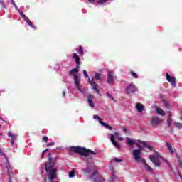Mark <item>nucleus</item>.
Wrapping results in <instances>:
<instances>
[{"label": "nucleus", "instance_id": "f257e3e1", "mask_svg": "<svg viewBox=\"0 0 182 182\" xmlns=\"http://www.w3.org/2000/svg\"><path fill=\"white\" fill-rule=\"evenodd\" d=\"M55 164H56V158H52V154L49 153L48 161L45 164V168L50 182L53 181L58 177V169L55 168Z\"/></svg>", "mask_w": 182, "mask_h": 182}, {"label": "nucleus", "instance_id": "f03ea898", "mask_svg": "<svg viewBox=\"0 0 182 182\" xmlns=\"http://www.w3.org/2000/svg\"><path fill=\"white\" fill-rule=\"evenodd\" d=\"M136 146H138L139 149L133 151V156L135 160L141 163L144 166L145 168L148 170V171H153V169L149 166L146 161V159H144L141 158V156H140V154H141V150H143V146L139 144H136Z\"/></svg>", "mask_w": 182, "mask_h": 182}, {"label": "nucleus", "instance_id": "7ed1b4c3", "mask_svg": "<svg viewBox=\"0 0 182 182\" xmlns=\"http://www.w3.org/2000/svg\"><path fill=\"white\" fill-rule=\"evenodd\" d=\"M70 151H72L73 153H77V154H80V156H84L85 157H87L92 154V156H96V152L87 149L85 147H80V146H70Z\"/></svg>", "mask_w": 182, "mask_h": 182}, {"label": "nucleus", "instance_id": "20e7f679", "mask_svg": "<svg viewBox=\"0 0 182 182\" xmlns=\"http://www.w3.org/2000/svg\"><path fill=\"white\" fill-rule=\"evenodd\" d=\"M79 68L80 66L77 67V65H76L75 68H73L70 71L69 75L73 76L75 86L77 87V89H78L80 92H82V88H80V77L76 75V73H79Z\"/></svg>", "mask_w": 182, "mask_h": 182}, {"label": "nucleus", "instance_id": "39448f33", "mask_svg": "<svg viewBox=\"0 0 182 182\" xmlns=\"http://www.w3.org/2000/svg\"><path fill=\"white\" fill-rule=\"evenodd\" d=\"M89 180H93V182H105V180L103 177L99 176L97 171H94L92 175L89 176Z\"/></svg>", "mask_w": 182, "mask_h": 182}, {"label": "nucleus", "instance_id": "423d86ee", "mask_svg": "<svg viewBox=\"0 0 182 182\" xmlns=\"http://www.w3.org/2000/svg\"><path fill=\"white\" fill-rule=\"evenodd\" d=\"M163 123V119L158 117H152L151 119V126L156 129Z\"/></svg>", "mask_w": 182, "mask_h": 182}, {"label": "nucleus", "instance_id": "0eeeda50", "mask_svg": "<svg viewBox=\"0 0 182 182\" xmlns=\"http://www.w3.org/2000/svg\"><path fill=\"white\" fill-rule=\"evenodd\" d=\"M94 80H95L94 78H92V80H90V78L88 79L89 83L90 85H91L93 90H95V92L97 93V95H99V96H102V93H100V90L97 89V83H96V82H95Z\"/></svg>", "mask_w": 182, "mask_h": 182}, {"label": "nucleus", "instance_id": "6e6552de", "mask_svg": "<svg viewBox=\"0 0 182 182\" xmlns=\"http://www.w3.org/2000/svg\"><path fill=\"white\" fill-rule=\"evenodd\" d=\"M149 160L153 162L155 167H160L161 162L159 161V156L156 155H151L149 156Z\"/></svg>", "mask_w": 182, "mask_h": 182}, {"label": "nucleus", "instance_id": "1a4fd4ad", "mask_svg": "<svg viewBox=\"0 0 182 182\" xmlns=\"http://www.w3.org/2000/svg\"><path fill=\"white\" fill-rule=\"evenodd\" d=\"M20 15L22 18V19H23V21H25L28 25H29L31 26V28H33V29H36V26H35V25H33V23L31 22V20H29V18H28V16H26V15L23 14V13L22 11H20Z\"/></svg>", "mask_w": 182, "mask_h": 182}, {"label": "nucleus", "instance_id": "9d476101", "mask_svg": "<svg viewBox=\"0 0 182 182\" xmlns=\"http://www.w3.org/2000/svg\"><path fill=\"white\" fill-rule=\"evenodd\" d=\"M93 119H97V120H99V123L102 124L105 129H108L109 130H113V127L102 121V119L98 115H94Z\"/></svg>", "mask_w": 182, "mask_h": 182}, {"label": "nucleus", "instance_id": "9b49d317", "mask_svg": "<svg viewBox=\"0 0 182 182\" xmlns=\"http://www.w3.org/2000/svg\"><path fill=\"white\" fill-rule=\"evenodd\" d=\"M107 83L112 85L114 83V72L113 71H108L107 73Z\"/></svg>", "mask_w": 182, "mask_h": 182}, {"label": "nucleus", "instance_id": "f8f14e48", "mask_svg": "<svg viewBox=\"0 0 182 182\" xmlns=\"http://www.w3.org/2000/svg\"><path fill=\"white\" fill-rule=\"evenodd\" d=\"M166 80L171 83L173 87H176L177 86V85L176 84V77L170 76V74H168V73L166 74Z\"/></svg>", "mask_w": 182, "mask_h": 182}, {"label": "nucleus", "instance_id": "ddd939ff", "mask_svg": "<svg viewBox=\"0 0 182 182\" xmlns=\"http://www.w3.org/2000/svg\"><path fill=\"white\" fill-rule=\"evenodd\" d=\"M136 92V87L133 83L129 84V85L126 88V92L127 95H133Z\"/></svg>", "mask_w": 182, "mask_h": 182}, {"label": "nucleus", "instance_id": "4468645a", "mask_svg": "<svg viewBox=\"0 0 182 182\" xmlns=\"http://www.w3.org/2000/svg\"><path fill=\"white\" fill-rule=\"evenodd\" d=\"M9 137H11L10 143L11 146H14L15 144V140H16V137H18V135L9 132L8 133Z\"/></svg>", "mask_w": 182, "mask_h": 182}, {"label": "nucleus", "instance_id": "2eb2a0df", "mask_svg": "<svg viewBox=\"0 0 182 182\" xmlns=\"http://www.w3.org/2000/svg\"><path fill=\"white\" fill-rule=\"evenodd\" d=\"M126 140H127V144H129L131 149H133L134 147V144H136V146L137 144V143H136L134 140L132 139V138L127 137Z\"/></svg>", "mask_w": 182, "mask_h": 182}, {"label": "nucleus", "instance_id": "dca6fc26", "mask_svg": "<svg viewBox=\"0 0 182 182\" xmlns=\"http://www.w3.org/2000/svg\"><path fill=\"white\" fill-rule=\"evenodd\" d=\"M73 59H75L76 66H80V58L79 57V55H77L76 53H74L73 54Z\"/></svg>", "mask_w": 182, "mask_h": 182}, {"label": "nucleus", "instance_id": "f3484780", "mask_svg": "<svg viewBox=\"0 0 182 182\" xmlns=\"http://www.w3.org/2000/svg\"><path fill=\"white\" fill-rule=\"evenodd\" d=\"M136 109L139 113H143V110H145L143 104L138 102L136 105Z\"/></svg>", "mask_w": 182, "mask_h": 182}, {"label": "nucleus", "instance_id": "a211bd4d", "mask_svg": "<svg viewBox=\"0 0 182 182\" xmlns=\"http://www.w3.org/2000/svg\"><path fill=\"white\" fill-rule=\"evenodd\" d=\"M137 141H138V143L143 144V146L145 147V149H148V150H151V151L154 150L153 146L148 145L147 143H146L143 141H141V140H138Z\"/></svg>", "mask_w": 182, "mask_h": 182}, {"label": "nucleus", "instance_id": "6ab92c4d", "mask_svg": "<svg viewBox=\"0 0 182 182\" xmlns=\"http://www.w3.org/2000/svg\"><path fill=\"white\" fill-rule=\"evenodd\" d=\"M169 117L167 119V124H168V127H170L171 126V123L173 122V118H171V116H173V114L171 113V112H168Z\"/></svg>", "mask_w": 182, "mask_h": 182}, {"label": "nucleus", "instance_id": "aec40b11", "mask_svg": "<svg viewBox=\"0 0 182 182\" xmlns=\"http://www.w3.org/2000/svg\"><path fill=\"white\" fill-rule=\"evenodd\" d=\"M93 96L89 95L87 97V102L91 107H93L95 106V103H93Z\"/></svg>", "mask_w": 182, "mask_h": 182}, {"label": "nucleus", "instance_id": "412c9836", "mask_svg": "<svg viewBox=\"0 0 182 182\" xmlns=\"http://www.w3.org/2000/svg\"><path fill=\"white\" fill-rule=\"evenodd\" d=\"M166 147H168V149L169 150L170 153L171 154H173L174 151H175V149H173V146H171V144L166 142Z\"/></svg>", "mask_w": 182, "mask_h": 182}, {"label": "nucleus", "instance_id": "4be33fe9", "mask_svg": "<svg viewBox=\"0 0 182 182\" xmlns=\"http://www.w3.org/2000/svg\"><path fill=\"white\" fill-rule=\"evenodd\" d=\"M156 112L158 114H160V116H166L164 111L161 109V108H157Z\"/></svg>", "mask_w": 182, "mask_h": 182}, {"label": "nucleus", "instance_id": "5701e85b", "mask_svg": "<svg viewBox=\"0 0 182 182\" xmlns=\"http://www.w3.org/2000/svg\"><path fill=\"white\" fill-rule=\"evenodd\" d=\"M95 80H100V82H102V74L99 73H95Z\"/></svg>", "mask_w": 182, "mask_h": 182}, {"label": "nucleus", "instance_id": "b1692460", "mask_svg": "<svg viewBox=\"0 0 182 182\" xmlns=\"http://www.w3.org/2000/svg\"><path fill=\"white\" fill-rule=\"evenodd\" d=\"M13 174H14V173L12 171H10L9 170H8L7 176L9 177V182H12V175Z\"/></svg>", "mask_w": 182, "mask_h": 182}, {"label": "nucleus", "instance_id": "393cba45", "mask_svg": "<svg viewBox=\"0 0 182 182\" xmlns=\"http://www.w3.org/2000/svg\"><path fill=\"white\" fill-rule=\"evenodd\" d=\"M76 174V171H75V169H73L70 173H69V177L70 178H73V177H75Z\"/></svg>", "mask_w": 182, "mask_h": 182}, {"label": "nucleus", "instance_id": "a878e982", "mask_svg": "<svg viewBox=\"0 0 182 182\" xmlns=\"http://www.w3.org/2000/svg\"><path fill=\"white\" fill-rule=\"evenodd\" d=\"M78 53L81 56H83L85 55V53L83 52V48H82V46L79 47Z\"/></svg>", "mask_w": 182, "mask_h": 182}, {"label": "nucleus", "instance_id": "bb28decb", "mask_svg": "<svg viewBox=\"0 0 182 182\" xmlns=\"http://www.w3.org/2000/svg\"><path fill=\"white\" fill-rule=\"evenodd\" d=\"M113 146H114V147H117V149H120V144H119L117 141H114V142H112Z\"/></svg>", "mask_w": 182, "mask_h": 182}, {"label": "nucleus", "instance_id": "cd10ccee", "mask_svg": "<svg viewBox=\"0 0 182 182\" xmlns=\"http://www.w3.org/2000/svg\"><path fill=\"white\" fill-rule=\"evenodd\" d=\"M175 125H176V127H177V129H178V130L182 129V123L176 122Z\"/></svg>", "mask_w": 182, "mask_h": 182}, {"label": "nucleus", "instance_id": "c85d7f7f", "mask_svg": "<svg viewBox=\"0 0 182 182\" xmlns=\"http://www.w3.org/2000/svg\"><path fill=\"white\" fill-rule=\"evenodd\" d=\"M176 157L178 159V161L179 163V167H181V168H182V162H181V159H180V156H178V154H176Z\"/></svg>", "mask_w": 182, "mask_h": 182}, {"label": "nucleus", "instance_id": "c756f323", "mask_svg": "<svg viewBox=\"0 0 182 182\" xmlns=\"http://www.w3.org/2000/svg\"><path fill=\"white\" fill-rule=\"evenodd\" d=\"M110 140L112 143L116 141V139L114 138V135L113 134H110Z\"/></svg>", "mask_w": 182, "mask_h": 182}, {"label": "nucleus", "instance_id": "7c9ffc66", "mask_svg": "<svg viewBox=\"0 0 182 182\" xmlns=\"http://www.w3.org/2000/svg\"><path fill=\"white\" fill-rule=\"evenodd\" d=\"M114 180H116V175L112 174L111 178L109 179V182H114Z\"/></svg>", "mask_w": 182, "mask_h": 182}, {"label": "nucleus", "instance_id": "2f4dec72", "mask_svg": "<svg viewBox=\"0 0 182 182\" xmlns=\"http://www.w3.org/2000/svg\"><path fill=\"white\" fill-rule=\"evenodd\" d=\"M131 75H132V76H133V77H134V79H139V75H137V73H136L134 72H132Z\"/></svg>", "mask_w": 182, "mask_h": 182}, {"label": "nucleus", "instance_id": "473e14b6", "mask_svg": "<svg viewBox=\"0 0 182 182\" xmlns=\"http://www.w3.org/2000/svg\"><path fill=\"white\" fill-rule=\"evenodd\" d=\"M106 96H107L111 100H114V98L113 97V96H112V95H110V93L107 92Z\"/></svg>", "mask_w": 182, "mask_h": 182}, {"label": "nucleus", "instance_id": "72a5a7b5", "mask_svg": "<svg viewBox=\"0 0 182 182\" xmlns=\"http://www.w3.org/2000/svg\"><path fill=\"white\" fill-rule=\"evenodd\" d=\"M105 2H107V0H100L97 1V4H99V5H102V4H105Z\"/></svg>", "mask_w": 182, "mask_h": 182}, {"label": "nucleus", "instance_id": "f704fd0d", "mask_svg": "<svg viewBox=\"0 0 182 182\" xmlns=\"http://www.w3.org/2000/svg\"><path fill=\"white\" fill-rule=\"evenodd\" d=\"M114 160L116 163H122V161H123V159H120L119 158H114Z\"/></svg>", "mask_w": 182, "mask_h": 182}, {"label": "nucleus", "instance_id": "c9c22d12", "mask_svg": "<svg viewBox=\"0 0 182 182\" xmlns=\"http://www.w3.org/2000/svg\"><path fill=\"white\" fill-rule=\"evenodd\" d=\"M43 141H44V143H48V140H49V138H48V136H43L42 138Z\"/></svg>", "mask_w": 182, "mask_h": 182}, {"label": "nucleus", "instance_id": "e433bc0d", "mask_svg": "<svg viewBox=\"0 0 182 182\" xmlns=\"http://www.w3.org/2000/svg\"><path fill=\"white\" fill-rule=\"evenodd\" d=\"M49 149H45L41 154V159H43L44 156H45V153H46V151H48Z\"/></svg>", "mask_w": 182, "mask_h": 182}, {"label": "nucleus", "instance_id": "4c0bfd02", "mask_svg": "<svg viewBox=\"0 0 182 182\" xmlns=\"http://www.w3.org/2000/svg\"><path fill=\"white\" fill-rule=\"evenodd\" d=\"M84 76L87 79L89 77V75H87V71L86 70H83Z\"/></svg>", "mask_w": 182, "mask_h": 182}, {"label": "nucleus", "instance_id": "58836bf2", "mask_svg": "<svg viewBox=\"0 0 182 182\" xmlns=\"http://www.w3.org/2000/svg\"><path fill=\"white\" fill-rule=\"evenodd\" d=\"M48 147H52V146H55V142H50L47 144Z\"/></svg>", "mask_w": 182, "mask_h": 182}, {"label": "nucleus", "instance_id": "ea45409f", "mask_svg": "<svg viewBox=\"0 0 182 182\" xmlns=\"http://www.w3.org/2000/svg\"><path fill=\"white\" fill-rule=\"evenodd\" d=\"M163 102H164L166 107H167V109H169L170 107H168V103L167 102H166V100H163Z\"/></svg>", "mask_w": 182, "mask_h": 182}, {"label": "nucleus", "instance_id": "a19ab883", "mask_svg": "<svg viewBox=\"0 0 182 182\" xmlns=\"http://www.w3.org/2000/svg\"><path fill=\"white\" fill-rule=\"evenodd\" d=\"M0 4L1 5H3V8H6V6H5V4H4V2L0 0Z\"/></svg>", "mask_w": 182, "mask_h": 182}, {"label": "nucleus", "instance_id": "79ce46f5", "mask_svg": "<svg viewBox=\"0 0 182 182\" xmlns=\"http://www.w3.org/2000/svg\"><path fill=\"white\" fill-rule=\"evenodd\" d=\"M88 2H90V4H93V2H95V0H88Z\"/></svg>", "mask_w": 182, "mask_h": 182}, {"label": "nucleus", "instance_id": "37998d69", "mask_svg": "<svg viewBox=\"0 0 182 182\" xmlns=\"http://www.w3.org/2000/svg\"><path fill=\"white\" fill-rule=\"evenodd\" d=\"M123 130L125 133H127V128H123Z\"/></svg>", "mask_w": 182, "mask_h": 182}, {"label": "nucleus", "instance_id": "c03bdc74", "mask_svg": "<svg viewBox=\"0 0 182 182\" xmlns=\"http://www.w3.org/2000/svg\"><path fill=\"white\" fill-rule=\"evenodd\" d=\"M114 136H119V132H114Z\"/></svg>", "mask_w": 182, "mask_h": 182}, {"label": "nucleus", "instance_id": "a18cd8bd", "mask_svg": "<svg viewBox=\"0 0 182 182\" xmlns=\"http://www.w3.org/2000/svg\"><path fill=\"white\" fill-rule=\"evenodd\" d=\"M47 181H48V178H45L44 182H47Z\"/></svg>", "mask_w": 182, "mask_h": 182}, {"label": "nucleus", "instance_id": "49530a36", "mask_svg": "<svg viewBox=\"0 0 182 182\" xmlns=\"http://www.w3.org/2000/svg\"><path fill=\"white\" fill-rule=\"evenodd\" d=\"M181 120H182V112H181Z\"/></svg>", "mask_w": 182, "mask_h": 182}, {"label": "nucleus", "instance_id": "de8ad7c7", "mask_svg": "<svg viewBox=\"0 0 182 182\" xmlns=\"http://www.w3.org/2000/svg\"><path fill=\"white\" fill-rule=\"evenodd\" d=\"M0 154H1V155H4L5 154H4V153H2V152H0Z\"/></svg>", "mask_w": 182, "mask_h": 182}, {"label": "nucleus", "instance_id": "09e8293b", "mask_svg": "<svg viewBox=\"0 0 182 182\" xmlns=\"http://www.w3.org/2000/svg\"><path fill=\"white\" fill-rule=\"evenodd\" d=\"M65 95H66V92H63V96H65Z\"/></svg>", "mask_w": 182, "mask_h": 182}, {"label": "nucleus", "instance_id": "8fccbe9b", "mask_svg": "<svg viewBox=\"0 0 182 182\" xmlns=\"http://www.w3.org/2000/svg\"><path fill=\"white\" fill-rule=\"evenodd\" d=\"M13 2V4H14V1H12Z\"/></svg>", "mask_w": 182, "mask_h": 182}, {"label": "nucleus", "instance_id": "3c124183", "mask_svg": "<svg viewBox=\"0 0 182 182\" xmlns=\"http://www.w3.org/2000/svg\"><path fill=\"white\" fill-rule=\"evenodd\" d=\"M0 129H1V124H0Z\"/></svg>", "mask_w": 182, "mask_h": 182}]
</instances>
